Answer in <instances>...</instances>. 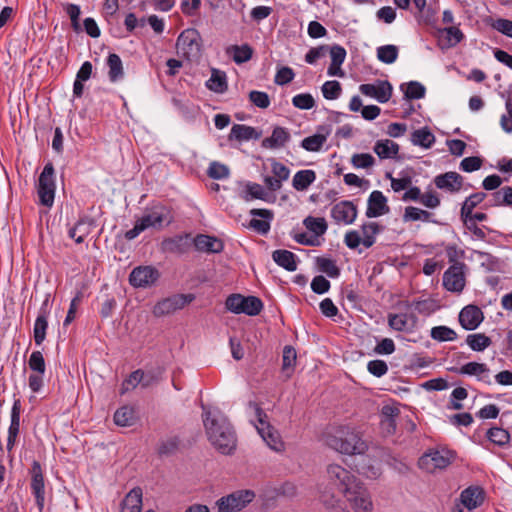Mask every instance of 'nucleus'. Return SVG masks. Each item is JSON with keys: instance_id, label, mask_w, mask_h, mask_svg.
<instances>
[{"instance_id": "6ab92c4d", "label": "nucleus", "mask_w": 512, "mask_h": 512, "mask_svg": "<svg viewBox=\"0 0 512 512\" xmlns=\"http://www.w3.org/2000/svg\"><path fill=\"white\" fill-rule=\"evenodd\" d=\"M458 319L463 329L472 331L483 322L484 314L478 306L470 304L461 309Z\"/></svg>"}, {"instance_id": "393cba45", "label": "nucleus", "mask_w": 512, "mask_h": 512, "mask_svg": "<svg viewBox=\"0 0 512 512\" xmlns=\"http://www.w3.org/2000/svg\"><path fill=\"white\" fill-rule=\"evenodd\" d=\"M400 410L393 405H385L381 409L380 426L383 433L392 435L396 431V418L399 416Z\"/></svg>"}, {"instance_id": "680f3d73", "label": "nucleus", "mask_w": 512, "mask_h": 512, "mask_svg": "<svg viewBox=\"0 0 512 512\" xmlns=\"http://www.w3.org/2000/svg\"><path fill=\"white\" fill-rule=\"evenodd\" d=\"M28 366L32 372L45 373L46 364L45 359L41 351H33L28 360Z\"/></svg>"}, {"instance_id": "c85d7f7f", "label": "nucleus", "mask_w": 512, "mask_h": 512, "mask_svg": "<svg viewBox=\"0 0 512 512\" xmlns=\"http://www.w3.org/2000/svg\"><path fill=\"white\" fill-rule=\"evenodd\" d=\"M289 140V131L284 127L277 126L269 137L263 139L262 146L268 149H279L284 147Z\"/></svg>"}, {"instance_id": "e433bc0d", "label": "nucleus", "mask_w": 512, "mask_h": 512, "mask_svg": "<svg viewBox=\"0 0 512 512\" xmlns=\"http://www.w3.org/2000/svg\"><path fill=\"white\" fill-rule=\"evenodd\" d=\"M464 38L462 31L455 26L446 27L439 30V40L444 42L446 47H454Z\"/></svg>"}, {"instance_id": "e2e57ef3", "label": "nucleus", "mask_w": 512, "mask_h": 512, "mask_svg": "<svg viewBox=\"0 0 512 512\" xmlns=\"http://www.w3.org/2000/svg\"><path fill=\"white\" fill-rule=\"evenodd\" d=\"M179 446L180 440L178 437H169L159 444L158 453L160 455H171L179 449Z\"/></svg>"}, {"instance_id": "13d9d810", "label": "nucleus", "mask_w": 512, "mask_h": 512, "mask_svg": "<svg viewBox=\"0 0 512 512\" xmlns=\"http://www.w3.org/2000/svg\"><path fill=\"white\" fill-rule=\"evenodd\" d=\"M342 87L341 84L336 80L326 81L322 85L323 97L327 100L338 99L341 95Z\"/></svg>"}, {"instance_id": "8fccbe9b", "label": "nucleus", "mask_w": 512, "mask_h": 512, "mask_svg": "<svg viewBox=\"0 0 512 512\" xmlns=\"http://www.w3.org/2000/svg\"><path fill=\"white\" fill-rule=\"evenodd\" d=\"M319 270L330 278H337L340 275V269L335 260L326 257H318L316 260Z\"/></svg>"}, {"instance_id": "dca6fc26", "label": "nucleus", "mask_w": 512, "mask_h": 512, "mask_svg": "<svg viewBox=\"0 0 512 512\" xmlns=\"http://www.w3.org/2000/svg\"><path fill=\"white\" fill-rule=\"evenodd\" d=\"M51 311L50 294H46L43 300L33 327V337L35 344L40 346L46 339V331L48 328V318Z\"/></svg>"}, {"instance_id": "a211bd4d", "label": "nucleus", "mask_w": 512, "mask_h": 512, "mask_svg": "<svg viewBox=\"0 0 512 512\" xmlns=\"http://www.w3.org/2000/svg\"><path fill=\"white\" fill-rule=\"evenodd\" d=\"M359 90L363 95L374 98L379 103H386L392 96L393 87L387 80H378L375 84H361Z\"/></svg>"}, {"instance_id": "69168bd1", "label": "nucleus", "mask_w": 512, "mask_h": 512, "mask_svg": "<svg viewBox=\"0 0 512 512\" xmlns=\"http://www.w3.org/2000/svg\"><path fill=\"white\" fill-rule=\"evenodd\" d=\"M207 174L212 179H225L229 176V169L224 164L212 162L208 168Z\"/></svg>"}, {"instance_id": "774afa93", "label": "nucleus", "mask_w": 512, "mask_h": 512, "mask_svg": "<svg viewBox=\"0 0 512 512\" xmlns=\"http://www.w3.org/2000/svg\"><path fill=\"white\" fill-rule=\"evenodd\" d=\"M367 370L375 377H382L388 372V365L384 360H371L367 364Z\"/></svg>"}, {"instance_id": "052dcab7", "label": "nucleus", "mask_w": 512, "mask_h": 512, "mask_svg": "<svg viewBox=\"0 0 512 512\" xmlns=\"http://www.w3.org/2000/svg\"><path fill=\"white\" fill-rule=\"evenodd\" d=\"M445 253L450 265L465 264V251L456 245H447Z\"/></svg>"}, {"instance_id": "bf43d9fd", "label": "nucleus", "mask_w": 512, "mask_h": 512, "mask_svg": "<svg viewBox=\"0 0 512 512\" xmlns=\"http://www.w3.org/2000/svg\"><path fill=\"white\" fill-rule=\"evenodd\" d=\"M292 104L295 108L310 110L315 106V100L310 93H300L292 98Z\"/></svg>"}, {"instance_id": "ea45409f", "label": "nucleus", "mask_w": 512, "mask_h": 512, "mask_svg": "<svg viewBox=\"0 0 512 512\" xmlns=\"http://www.w3.org/2000/svg\"><path fill=\"white\" fill-rule=\"evenodd\" d=\"M114 422L117 426L130 427L135 423V411L130 406H123L114 413Z\"/></svg>"}, {"instance_id": "a18cd8bd", "label": "nucleus", "mask_w": 512, "mask_h": 512, "mask_svg": "<svg viewBox=\"0 0 512 512\" xmlns=\"http://www.w3.org/2000/svg\"><path fill=\"white\" fill-rule=\"evenodd\" d=\"M304 226L315 236H322L327 231L326 220L322 217L308 216L303 221Z\"/></svg>"}, {"instance_id": "72a5a7b5", "label": "nucleus", "mask_w": 512, "mask_h": 512, "mask_svg": "<svg viewBox=\"0 0 512 512\" xmlns=\"http://www.w3.org/2000/svg\"><path fill=\"white\" fill-rule=\"evenodd\" d=\"M259 137L260 134L254 127L243 124H234L229 134L230 140H237L239 142L258 139Z\"/></svg>"}, {"instance_id": "1a4fd4ad", "label": "nucleus", "mask_w": 512, "mask_h": 512, "mask_svg": "<svg viewBox=\"0 0 512 512\" xmlns=\"http://www.w3.org/2000/svg\"><path fill=\"white\" fill-rule=\"evenodd\" d=\"M454 457V453L448 449H431L419 458L418 465L422 470L433 473L437 469L442 470L448 467Z\"/></svg>"}, {"instance_id": "0e129e2a", "label": "nucleus", "mask_w": 512, "mask_h": 512, "mask_svg": "<svg viewBox=\"0 0 512 512\" xmlns=\"http://www.w3.org/2000/svg\"><path fill=\"white\" fill-rule=\"evenodd\" d=\"M249 100L256 107L261 109H266L270 106V98L266 92L252 90L249 93Z\"/></svg>"}, {"instance_id": "49530a36", "label": "nucleus", "mask_w": 512, "mask_h": 512, "mask_svg": "<svg viewBox=\"0 0 512 512\" xmlns=\"http://www.w3.org/2000/svg\"><path fill=\"white\" fill-rule=\"evenodd\" d=\"M266 197L267 192L265 189L260 184L254 182H248L242 193V198L245 201H251L253 199L265 200Z\"/></svg>"}, {"instance_id": "f8f14e48", "label": "nucleus", "mask_w": 512, "mask_h": 512, "mask_svg": "<svg viewBox=\"0 0 512 512\" xmlns=\"http://www.w3.org/2000/svg\"><path fill=\"white\" fill-rule=\"evenodd\" d=\"M255 494L251 490H239L217 500L216 505L219 512H235L243 509L252 502Z\"/></svg>"}, {"instance_id": "79ce46f5", "label": "nucleus", "mask_w": 512, "mask_h": 512, "mask_svg": "<svg viewBox=\"0 0 512 512\" xmlns=\"http://www.w3.org/2000/svg\"><path fill=\"white\" fill-rule=\"evenodd\" d=\"M466 343L471 350L481 352L492 344V340L483 333H474L466 337Z\"/></svg>"}, {"instance_id": "cd10ccee", "label": "nucleus", "mask_w": 512, "mask_h": 512, "mask_svg": "<svg viewBox=\"0 0 512 512\" xmlns=\"http://www.w3.org/2000/svg\"><path fill=\"white\" fill-rule=\"evenodd\" d=\"M142 489L135 487L130 490L120 504L121 512H141L142 510Z\"/></svg>"}, {"instance_id": "338daca9", "label": "nucleus", "mask_w": 512, "mask_h": 512, "mask_svg": "<svg viewBox=\"0 0 512 512\" xmlns=\"http://www.w3.org/2000/svg\"><path fill=\"white\" fill-rule=\"evenodd\" d=\"M297 359L296 350L292 346H285L282 356V370H293Z\"/></svg>"}, {"instance_id": "4c0bfd02", "label": "nucleus", "mask_w": 512, "mask_h": 512, "mask_svg": "<svg viewBox=\"0 0 512 512\" xmlns=\"http://www.w3.org/2000/svg\"><path fill=\"white\" fill-rule=\"evenodd\" d=\"M316 180V173L306 169L296 172L292 180V186L297 191L306 190Z\"/></svg>"}, {"instance_id": "4d7b16f0", "label": "nucleus", "mask_w": 512, "mask_h": 512, "mask_svg": "<svg viewBox=\"0 0 512 512\" xmlns=\"http://www.w3.org/2000/svg\"><path fill=\"white\" fill-rule=\"evenodd\" d=\"M144 378V372L141 369H137L133 371L122 383L121 386V394H125L126 392L135 389L139 384H141Z\"/></svg>"}, {"instance_id": "5701e85b", "label": "nucleus", "mask_w": 512, "mask_h": 512, "mask_svg": "<svg viewBox=\"0 0 512 512\" xmlns=\"http://www.w3.org/2000/svg\"><path fill=\"white\" fill-rule=\"evenodd\" d=\"M389 210L387 198L384 194L379 190L372 191L367 201L366 216L376 218L387 214Z\"/></svg>"}, {"instance_id": "9b49d317", "label": "nucleus", "mask_w": 512, "mask_h": 512, "mask_svg": "<svg viewBox=\"0 0 512 512\" xmlns=\"http://www.w3.org/2000/svg\"><path fill=\"white\" fill-rule=\"evenodd\" d=\"M467 272L466 264L450 265L443 274V287L449 292L461 293L466 286Z\"/></svg>"}, {"instance_id": "6e6552de", "label": "nucleus", "mask_w": 512, "mask_h": 512, "mask_svg": "<svg viewBox=\"0 0 512 512\" xmlns=\"http://www.w3.org/2000/svg\"><path fill=\"white\" fill-rule=\"evenodd\" d=\"M225 307L228 311L235 314L256 316L262 311L263 302L256 296H243L235 293L226 298Z\"/></svg>"}, {"instance_id": "f257e3e1", "label": "nucleus", "mask_w": 512, "mask_h": 512, "mask_svg": "<svg viewBox=\"0 0 512 512\" xmlns=\"http://www.w3.org/2000/svg\"><path fill=\"white\" fill-rule=\"evenodd\" d=\"M326 473L330 485L345 497L355 512L373 511L369 491L350 470L338 464H330Z\"/></svg>"}, {"instance_id": "864d4df0", "label": "nucleus", "mask_w": 512, "mask_h": 512, "mask_svg": "<svg viewBox=\"0 0 512 512\" xmlns=\"http://www.w3.org/2000/svg\"><path fill=\"white\" fill-rule=\"evenodd\" d=\"M90 232V225L84 221L79 220L74 227L69 230V236L75 240L76 243H83L85 238Z\"/></svg>"}, {"instance_id": "603ef678", "label": "nucleus", "mask_w": 512, "mask_h": 512, "mask_svg": "<svg viewBox=\"0 0 512 512\" xmlns=\"http://www.w3.org/2000/svg\"><path fill=\"white\" fill-rule=\"evenodd\" d=\"M487 438L498 446H505L509 443L510 434L507 430L500 427H493L487 431Z\"/></svg>"}, {"instance_id": "c9c22d12", "label": "nucleus", "mask_w": 512, "mask_h": 512, "mask_svg": "<svg viewBox=\"0 0 512 512\" xmlns=\"http://www.w3.org/2000/svg\"><path fill=\"white\" fill-rule=\"evenodd\" d=\"M108 67V77L111 82H117L124 77L123 63L120 56L116 53H110L106 60Z\"/></svg>"}, {"instance_id": "f03ea898", "label": "nucleus", "mask_w": 512, "mask_h": 512, "mask_svg": "<svg viewBox=\"0 0 512 512\" xmlns=\"http://www.w3.org/2000/svg\"><path fill=\"white\" fill-rule=\"evenodd\" d=\"M203 423L209 441L221 454L229 455L236 448V435L227 418L202 405Z\"/></svg>"}, {"instance_id": "a878e982", "label": "nucleus", "mask_w": 512, "mask_h": 512, "mask_svg": "<svg viewBox=\"0 0 512 512\" xmlns=\"http://www.w3.org/2000/svg\"><path fill=\"white\" fill-rule=\"evenodd\" d=\"M329 134L330 129H328L325 126H319L317 129V133L312 136L304 138L301 141L300 146L306 151L318 152L321 150V148L327 141Z\"/></svg>"}, {"instance_id": "ddd939ff", "label": "nucleus", "mask_w": 512, "mask_h": 512, "mask_svg": "<svg viewBox=\"0 0 512 512\" xmlns=\"http://www.w3.org/2000/svg\"><path fill=\"white\" fill-rule=\"evenodd\" d=\"M195 299L193 294H176L159 301L153 309L155 316L160 317L184 308Z\"/></svg>"}, {"instance_id": "aec40b11", "label": "nucleus", "mask_w": 512, "mask_h": 512, "mask_svg": "<svg viewBox=\"0 0 512 512\" xmlns=\"http://www.w3.org/2000/svg\"><path fill=\"white\" fill-rule=\"evenodd\" d=\"M250 214L253 218L249 222V227L261 235H266L271 228V221L274 214L269 209H252Z\"/></svg>"}, {"instance_id": "2eb2a0df", "label": "nucleus", "mask_w": 512, "mask_h": 512, "mask_svg": "<svg viewBox=\"0 0 512 512\" xmlns=\"http://www.w3.org/2000/svg\"><path fill=\"white\" fill-rule=\"evenodd\" d=\"M31 493L35 497L36 505L40 512L44 509L45 505V479L42 467L38 461H34L30 470Z\"/></svg>"}, {"instance_id": "de8ad7c7", "label": "nucleus", "mask_w": 512, "mask_h": 512, "mask_svg": "<svg viewBox=\"0 0 512 512\" xmlns=\"http://www.w3.org/2000/svg\"><path fill=\"white\" fill-rule=\"evenodd\" d=\"M432 213L414 207V206H408L405 208L403 220L404 222L409 221H423V222H430L431 221Z\"/></svg>"}, {"instance_id": "09e8293b", "label": "nucleus", "mask_w": 512, "mask_h": 512, "mask_svg": "<svg viewBox=\"0 0 512 512\" xmlns=\"http://www.w3.org/2000/svg\"><path fill=\"white\" fill-rule=\"evenodd\" d=\"M398 47L392 44L383 45L377 48V58L385 64H392L398 58Z\"/></svg>"}, {"instance_id": "423d86ee", "label": "nucleus", "mask_w": 512, "mask_h": 512, "mask_svg": "<svg viewBox=\"0 0 512 512\" xmlns=\"http://www.w3.org/2000/svg\"><path fill=\"white\" fill-rule=\"evenodd\" d=\"M177 54L188 61H198L202 54V37L195 28L183 30L176 41Z\"/></svg>"}, {"instance_id": "a19ab883", "label": "nucleus", "mask_w": 512, "mask_h": 512, "mask_svg": "<svg viewBox=\"0 0 512 512\" xmlns=\"http://www.w3.org/2000/svg\"><path fill=\"white\" fill-rule=\"evenodd\" d=\"M400 88L403 91L404 98L406 100L421 99L425 96L426 92L424 85L417 81L403 83Z\"/></svg>"}, {"instance_id": "f704fd0d", "label": "nucleus", "mask_w": 512, "mask_h": 512, "mask_svg": "<svg viewBox=\"0 0 512 512\" xmlns=\"http://www.w3.org/2000/svg\"><path fill=\"white\" fill-rule=\"evenodd\" d=\"M206 87L215 93L222 94L227 91V76L224 71L212 69L210 78L206 81Z\"/></svg>"}, {"instance_id": "0eeeda50", "label": "nucleus", "mask_w": 512, "mask_h": 512, "mask_svg": "<svg viewBox=\"0 0 512 512\" xmlns=\"http://www.w3.org/2000/svg\"><path fill=\"white\" fill-rule=\"evenodd\" d=\"M253 407L258 421V424L255 425L258 433L271 450L283 452L285 450V443L280 433L267 422V414L258 404L254 403Z\"/></svg>"}, {"instance_id": "4468645a", "label": "nucleus", "mask_w": 512, "mask_h": 512, "mask_svg": "<svg viewBox=\"0 0 512 512\" xmlns=\"http://www.w3.org/2000/svg\"><path fill=\"white\" fill-rule=\"evenodd\" d=\"M160 277L159 271L153 266H137L129 275V283L135 288H149Z\"/></svg>"}, {"instance_id": "2f4dec72", "label": "nucleus", "mask_w": 512, "mask_h": 512, "mask_svg": "<svg viewBox=\"0 0 512 512\" xmlns=\"http://www.w3.org/2000/svg\"><path fill=\"white\" fill-rule=\"evenodd\" d=\"M272 259L274 262L289 272H294L297 269L296 255L285 249H278L273 251Z\"/></svg>"}, {"instance_id": "6e6d98bb", "label": "nucleus", "mask_w": 512, "mask_h": 512, "mask_svg": "<svg viewBox=\"0 0 512 512\" xmlns=\"http://www.w3.org/2000/svg\"><path fill=\"white\" fill-rule=\"evenodd\" d=\"M388 325L391 329L404 332L408 330V315L404 313L388 314Z\"/></svg>"}, {"instance_id": "7ed1b4c3", "label": "nucleus", "mask_w": 512, "mask_h": 512, "mask_svg": "<svg viewBox=\"0 0 512 512\" xmlns=\"http://www.w3.org/2000/svg\"><path fill=\"white\" fill-rule=\"evenodd\" d=\"M326 444L344 455H358L366 452L368 446L355 428L341 425L326 435Z\"/></svg>"}, {"instance_id": "9d476101", "label": "nucleus", "mask_w": 512, "mask_h": 512, "mask_svg": "<svg viewBox=\"0 0 512 512\" xmlns=\"http://www.w3.org/2000/svg\"><path fill=\"white\" fill-rule=\"evenodd\" d=\"M55 170L52 163H47L38 179L37 193L40 204L51 207L55 197Z\"/></svg>"}, {"instance_id": "37998d69", "label": "nucleus", "mask_w": 512, "mask_h": 512, "mask_svg": "<svg viewBox=\"0 0 512 512\" xmlns=\"http://www.w3.org/2000/svg\"><path fill=\"white\" fill-rule=\"evenodd\" d=\"M486 196L484 192H477L468 196L462 204L460 216L469 217L471 212L485 200Z\"/></svg>"}, {"instance_id": "bb28decb", "label": "nucleus", "mask_w": 512, "mask_h": 512, "mask_svg": "<svg viewBox=\"0 0 512 512\" xmlns=\"http://www.w3.org/2000/svg\"><path fill=\"white\" fill-rule=\"evenodd\" d=\"M449 370L461 375L476 376L478 380L489 383L487 378L489 377L490 370L484 363L468 362L460 368H450Z\"/></svg>"}, {"instance_id": "f3484780", "label": "nucleus", "mask_w": 512, "mask_h": 512, "mask_svg": "<svg viewBox=\"0 0 512 512\" xmlns=\"http://www.w3.org/2000/svg\"><path fill=\"white\" fill-rule=\"evenodd\" d=\"M330 215L336 224L350 225L356 220L358 209L352 201L342 200L332 206Z\"/></svg>"}, {"instance_id": "20e7f679", "label": "nucleus", "mask_w": 512, "mask_h": 512, "mask_svg": "<svg viewBox=\"0 0 512 512\" xmlns=\"http://www.w3.org/2000/svg\"><path fill=\"white\" fill-rule=\"evenodd\" d=\"M173 221L174 216L170 207L162 203H153L146 208L144 214L135 222L133 228L126 231L125 238L133 240L146 229L161 230L169 226Z\"/></svg>"}, {"instance_id": "58836bf2", "label": "nucleus", "mask_w": 512, "mask_h": 512, "mask_svg": "<svg viewBox=\"0 0 512 512\" xmlns=\"http://www.w3.org/2000/svg\"><path fill=\"white\" fill-rule=\"evenodd\" d=\"M483 501L482 490L479 488L469 487L462 491L461 502L469 510L475 509L481 505Z\"/></svg>"}, {"instance_id": "412c9836", "label": "nucleus", "mask_w": 512, "mask_h": 512, "mask_svg": "<svg viewBox=\"0 0 512 512\" xmlns=\"http://www.w3.org/2000/svg\"><path fill=\"white\" fill-rule=\"evenodd\" d=\"M190 234L175 235L168 237L161 242V251L164 253L171 254H184L186 253L191 245Z\"/></svg>"}, {"instance_id": "c03bdc74", "label": "nucleus", "mask_w": 512, "mask_h": 512, "mask_svg": "<svg viewBox=\"0 0 512 512\" xmlns=\"http://www.w3.org/2000/svg\"><path fill=\"white\" fill-rule=\"evenodd\" d=\"M411 140L415 145L421 146L423 148H430L435 142V136L427 127H424L415 130L412 133Z\"/></svg>"}, {"instance_id": "39448f33", "label": "nucleus", "mask_w": 512, "mask_h": 512, "mask_svg": "<svg viewBox=\"0 0 512 512\" xmlns=\"http://www.w3.org/2000/svg\"><path fill=\"white\" fill-rule=\"evenodd\" d=\"M382 230L383 227L377 222H365L360 226V230L347 231L344 235V243L352 250L357 249L361 244L365 248H370L376 243L377 235Z\"/></svg>"}, {"instance_id": "c756f323", "label": "nucleus", "mask_w": 512, "mask_h": 512, "mask_svg": "<svg viewBox=\"0 0 512 512\" xmlns=\"http://www.w3.org/2000/svg\"><path fill=\"white\" fill-rule=\"evenodd\" d=\"M193 243L195 248L201 252L219 253L223 250L222 241L209 235H197Z\"/></svg>"}, {"instance_id": "4be33fe9", "label": "nucleus", "mask_w": 512, "mask_h": 512, "mask_svg": "<svg viewBox=\"0 0 512 512\" xmlns=\"http://www.w3.org/2000/svg\"><path fill=\"white\" fill-rule=\"evenodd\" d=\"M435 186L449 193H457L462 189L463 177L457 172H446L434 178Z\"/></svg>"}, {"instance_id": "3c124183", "label": "nucleus", "mask_w": 512, "mask_h": 512, "mask_svg": "<svg viewBox=\"0 0 512 512\" xmlns=\"http://www.w3.org/2000/svg\"><path fill=\"white\" fill-rule=\"evenodd\" d=\"M430 336L439 342L454 341L457 339V333L447 326H435L431 329Z\"/></svg>"}, {"instance_id": "5fc2aeb1", "label": "nucleus", "mask_w": 512, "mask_h": 512, "mask_svg": "<svg viewBox=\"0 0 512 512\" xmlns=\"http://www.w3.org/2000/svg\"><path fill=\"white\" fill-rule=\"evenodd\" d=\"M375 158L369 153H356L351 157V164L356 169H368L375 165Z\"/></svg>"}, {"instance_id": "473e14b6", "label": "nucleus", "mask_w": 512, "mask_h": 512, "mask_svg": "<svg viewBox=\"0 0 512 512\" xmlns=\"http://www.w3.org/2000/svg\"><path fill=\"white\" fill-rule=\"evenodd\" d=\"M380 159L395 158L399 153V145L390 139L378 140L373 148Z\"/></svg>"}, {"instance_id": "b1692460", "label": "nucleus", "mask_w": 512, "mask_h": 512, "mask_svg": "<svg viewBox=\"0 0 512 512\" xmlns=\"http://www.w3.org/2000/svg\"><path fill=\"white\" fill-rule=\"evenodd\" d=\"M21 410L22 406L20 399H15L11 409V420L8 428V437L6 445V448L9 452L12 451V449L14 448L17 436L19 434Z\"/></svg>"}, {"instance_id": "7c9ffc66", "label": "nucleus", "mask_w": 512, "mask_h": 512, "mask_svg": "<svg viewBox=\"0 0 512 512\" xmlns=\"http://www.w3.org/2000/svg\"><path fill=\"white\" fill-rule=\"evenodd\" d=\"M225 54L236 64L248 62L253 56V49L249 44L230 45L225 48Z\"/></svg>"}]
</instances>
